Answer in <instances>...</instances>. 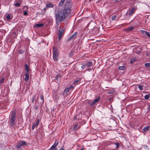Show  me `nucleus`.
<instances>
[{
  "instance_id": "1",
  "label": "nucleus",
  "mask_w": 150,
  "mask_h": 150,
  "mask_svg": "<svg viewBox=\"0 0 150 150\" xmlns=\"http://www.w3.org/2000/svg\"><path fill=\"white\" fill-rule=\"evenodd\" d=\"M55 14L56 23H57L58 22L63 21L65 18V17L69 14H66L65 11L63 10L59 11L58 13L55 12Z\"/></svg>"
},
{
  "instance_id": "2",
  "label": "nucleus",
  "mask_w": 150,
  "mask_h": 150,
  "mask_svg": "<svg viewBox=\"0 0 150 150\" xmlns=\"http://www.w3.org/2000/svg\"><path fill=\"white\" fill-rule=\"evenodd\" d=\"M71 2H68L64 5V10L65 11L66 14H69L70 12V9L71 6Z\"/></svg>"
},
{
  "instance_id": "3",
  "label": "nucleus",
  "mask_w": 150,
  "mask_h": 150,
  "mask_svg": "<svg viewBox=\"0 0 150 150\" xmlns=\"http://www.w3.org/2000/svg\"><path fill=\"white\" fill-rule=\"evenodd\" d=\"M59 55V53L58 50L55 47H53V59L54 61H57L58 59V57Z\"/></svg>"
},
{
  "instance_id": "4",
  "label": "nucleus",
  "mask_w": 150,
  "mask_h": 150,
  "mask_svg": "<svg viewBox=\"0 0 150 150\" xmlns=\"http://www.w3.org/2000/svg\"><path fill=\"white\" fill-rule=\"evenodd\" d=\"M16 117V113L15 112L13 111L11 115V120L10 121V125L11 126L14 125L15 122V120Z\"/></svg>"
},
{
  "instance_id": "5",
  "label": "nucleus",
  "mask_w": 150,
  "mask_h": 150,
  "mask_svg": "<svg viewBox=\"0 0 150 150\" xmlns=\"http://www.w3.org/2000/svg\"><path fill=\"white\" fill-rule=\"evenodd\" d=\"M136 9L135 7L132 8H131L128 11L127 13L128 12V14H127V15H129V16L132 15L134 13Z\"/></svg>"
},
{
  "instance_id": "6",
  "label": "nucleus",
  "mask_w": 150,
  "mask_h": 150,
  "mask_svg": "<svg viewBox=\"0 0 150 150\" xmlns=\"http://www.w3.org/2000/svg\"><path fill=\"white\" fill-rule=\"evenodd\" d=\"M25 144L26 142L25 141H21L18 143L17 145V147L18 148H20L22 146L25 145Z\"/></svg>"
},
{
  "instance_id": "7",
  "label": "nucleus",
  "mask_w": 150,
  "mask_h": 150,
  "mask_svg": "<svg viewBox=\"0 0 150 150\" xmlns=\"http://www.w3.org/2000/svg\"><path fill=\"white\" fill-rule=\"evenodd\" d=\"M77 33L76 32L72 35L68 39V40H74L76 37Z\"/></svg>"
},
{
  "instance_id": "8",
  "label": "nucleus",
  "mask_w": 150,
  "mask_h": 150,
  "mask_svg": "<svg viewBox=\"0 0 150 150\" xmlns=\"http://www.w3.org/2000/svg\"><path fill=\"white\" fill-rule=\"evenodd\" d=\"M100 99V97H98V98L95 99L91 103H89L91 105H94Z\"/></svg>"
},
{
  "instance_id": "9",
  "label": "nucleus",
  "mask_w": 150,
  "mask_h": 150,
  "mask_svg": "<svg viewBox=\"0 0 150 150\" xmlns=\"http://www.w3.org/2000/svg\"><path fill=\"white\" fill-rule=\"evenodd\" d=\"M39 122H40V120H39V119H38L37 120V122H36V124H33V126H32V129L33 130L34 129L35 127H37L38 126V125L39 124Z\"/></svg>"
},
{
  "instance_id": "10",
  "label": "nucleus",
  "mask_w": 150,
  "mask_h": 150,
  "mask_svg": "<svg viewBox=\"0 0 150 150\" xmlns=\"http://www.w3.org/2000/svg\"><path fill=\"white\" fill-rule=\"evenodd\" d=\"M64 32V30H59L58 34L59 40H60L62 36V34Z\"/></svg>"
},
{
  "instance_id": "11",
  "label": "nucleus",
  "mask_w": 150,
  "mask_h": 150,
  "mask_svg": "<svg viewBox=\"0 0 150 150\" xmlns=\"http://www.w3.org/2000/svg\"><path fill=\"white\" fill-rule=\"evenodd\" d=\"M134 29V27L133 26H130V27L126 28L125 30L127 32H129L133 30Z\"/></svg>"
},
{
  "instance_id": "12",
  "label": "nucleus",
  "mask_w": 150,
  "mask_h": 150,
  "mask_svg": "<svg viewBox=\"0 0 150 150\" xmlns=\"http://www.w3.org/2000/svg\"><path fill=\"white\" fill-rule=\"evenodd\" d=\"M25 80L26 81H28L29 79V74L28 72H27L25 74Z\"/></svg>"
},
{
  "instance_id": "13",
  "label": "nucleus",
  "mask_w": 150,
  "mask_h": 150,
  "mask_svg": "<svg viewBox=\"0 0 150 150\" xmlns=\"http://www.w3.org/2000/svg\"><path fill=\"white\" fill-rule=\"evenodd\" d=\"M70 89L69 87H68L66 88L64 91L63 94L64 96L67 95V93L69 92Z\"/></svg>"
},
{
  "instance_id": "14",
  "label": "nucleus",
  "mask_w": 150,
  "mask_h": 150,
  "mask_svg": "<svg viewBox=\"0 0 150 150\" xmlns=\"http://www.w3.org/2000/svg\"><path fill=\"white\" fill-rule=\"evenodd\" d=\"M86 66V67H87V68H88L89 67L92 66V63L91 62H89L87 63L86 64H85Z\"/></svg>"
},
{
  "instance_id": "15",
  "label": "nucleus",
  "mask_w": 150,
  "mask_h": 150,
  "mask_svg": "<svg viewBox=\"0 0 150 150\" xmlns=\"http://www.w3.org/2000/svg\"><path fill=\"white\" fill-rule=\"evenodd\" d=\"M43 24H36L34 26V27L38 28L42 27L43 25Z\"/></svg>"
},
{
  "instance_id": "16",
  "label": "nucleus",
  "mask_w": 150,
  "mask_h": 150,
  "mask_svg": "<svg viewBox=\"0 0 150 150\" xmlns=\"http://www.w3.org/2000/svg\"><path fill=\"white\" fill-rule=\"evenodd\" d=\"M60 78V75H58L56 77L55 79V81L57 82H58L59 81Z\"/></svg>"
},
{
  "instance_id": "17",
  "label": "nucleus",
  "mask_w": 150,
  "mask_h": 150,
  "mask_svg": "<svg viewBox=\"0 0 150 150\" xmlns=\"http://www.w3.org/2000/svg\"><path fill=\"white\" fill-rule=\"evenodd\" d=\"M54 6L53 4L51 3H49L46 4V7L47 8L53 7Z\"/></svg>"
},
{
  "instance_id": "18",
  "label": "nucleus",
  "mask_w": 150,
  "mask_h": 150,
  "mask_svg": "<svg viewBox=\"0 0 150 150\" xmlns=\"http://www.w3.org/2000/svg\"><path fill=\"white\" fill-rule=\"evenodd\" d=\"M149 127L147 126L145 127L143 129V131L144 132H146L149 129Z\"/></svg>"
},
{
  "instance_id": "19",
  "label": "nucleus",
  "mask_w": 150,
  "mask_h": 150,
  "mask_svg": "<svg viewBox=\"0 0 150 150\" xmlns=\"http://www.w3.org/2000/svg\"><path fill=\"white\" fill-rule=\"evenodd\" d=\"M65 0H61L59 4V6H62L63 5Z\"/></svg>"
},
{
  "instance_id": "20",
  "label": "nucleus",
  "mask_w": 150,
  "mask_h": 150,
  "mask_svg": "<svg viewBox=\"0 0 150 150\" xmlns=\"http://www.w3.org/2000/svg\"><path fill=\"white\" fill-rule=\"evenodd\" d=\"M14 6L16 7H19L20 6V3L19 2H16V3L14 4Z\"/></svg>"
},
{
  "instance_id": "21",
  "label": "nucleus",
  "mask_w": 150,
  "mask_h": 150,
  "mask_svg": "<svg viewBox=\"0 0 150 150\" xmlns=\"http://www.w3.org/2000/svg\"><path fill=\"white\" fill-rule=\"evenodd\" d=\"M136 59L135 58H133L130 61V63L131 64H132L135 61H136Z\"/></svg>"
},
{
  "instance_id": "22",
  "label": "nucleus",
  "mask_w": 150,
  "mask_h": 150,
  "mask_svg": "<svg viewBox=\"0 0 150 150\" xmlns=\"http://www.w3.org/2000/svg\"><path fill=\"white\" fill-rule=\"evenodd\" d=\"M58 144V142L57 141H56L54 144H53V146L56 148V146Z\"/></svg>"
},
{
  "instance_id": "23",
  "label": "nucleus",
  "mask_w": 150,
  "mask_h": 150,
  "mask_svg": "<svg viewBox=\"0 0 150 150\" xmlns=\"http://www.w3.org/2000/svg\"><path fill=\"white\" fill-rule=\"evenodd\" d=\"M125 68V67L124 66H120V67H119L118 68V69L120 70H124Z\"/></svg>"
},
{
  "instance_id": "24",
  "label": "nucleus",
  "mask_w": 150,
  "mask_h": 150,
  "mask_svg": "<svg viewBox=\"0 0 150 150\" xmlns=\"http://www.w3.org/2000/svg\"><path fill=\"white\" fill-rule=\"evenodd\" d=\"M150 98V95H147L144 96V98L146 99H148Z\"/></svg>"
},
{
  "instance_id": "25",
  "label": "nucleus",
  "mask_w": 150,
  "mask_h": 150,
  "mask_svg": "<svg viewBox=\"0 0 150 150\" xmlns=\"http://www.w3.org/2000/svg\"><path fill=\"white\" fill-rule=\"evenodd\" d=\"M51 150H57V149L55 147L53 146V145L51 146L50 148Z\"/></svg>"
},
{
  "instance_id": "26",
  "label": "nucleus",
  "mask_w": 150,
  "mask_h": 150,
  "mask_svg": "<svg viewBox=\"0 0 150 150\" xmlns=\"http://www.w3.org/2000/svg\"><path fill=\"white\" fill-rule=\"evenodd\" d=\"M6 18L8 20H10L11 19V17L10 15H8L6 16Z\"/></svg>"
},
{
  "instance_id": "27",
  "label": "nucleus",
  "mask_w": 150,
  "mask_h": 150,
  "mask_svg": "<svg viewBox=\"0 0 150 150\" xmlns=\"http://www.w3.org/2000/svg\"><path fill=\"white\" fill-rule=\"evenodd\" d=\"M145 65L147 67H150V63H146L145 64Z\"/></svg>"
},
{
  "instance_id": "28",
  "label": "nucleus",
  "mask_w": 150,
  "mask_h": 150,
  "mask_svg": "<svg viewBox=\"0 0 150 150\" xmlns=\"http://www.w3.org/2000/svg\"><path fill=\"white\" fill-rule=\"evenodd\" d=\"M25 70L27 71V72L29 71V67L27 64H26L25 65Z\"/></svg>"
},
{
  "instance_id": "29",
  "label": "nucleus",
  "mask_w": 150,
  "mask_h": 150,
  "mask_svg": "<svg viewBox=\"0 0 150 150\" xmlns=\"http://www.w3.org/2000/svg\"><path fill=\"white\" fill-rule=\"evenodd\" d=\"M78 125L77 124H76L74 126L73 129L74 130H76L78 129Z\"/></svg>"
},
{
  "instance_id": "30",
  "label": "nucleus",
  "mask_w": 150,
  "mask_h": 150,
  "mask_svg": "<svg viewBox=\"0 0 150 150\" xmlns=\"http://www.w3.org/2000/svg\"><path fill=\"white\" fill-rule=\"evenodd\" d=\"M115 91L114 90H112L108 91V93L109 94H111L113 93Z\"/></svg>"
},
{
  "instance_id": "31",
  "label": "nucleus",
  "mask_w": 150,
  "mask_h": 150,
  "mask_svg": "<svg viewBox=\"0 0 150 150\" xmlns=\"http://www.w3.org/2000/svg\"><path fill=\"white\" fill-rule=\"evenodd\" d=\"M143 148H144V149H145L146 150H147L149 149L148 147L146 145H144L143 146Z\"/></svg>"
},
{
  "instance_id": "32",
  "label": "nucleus",
  "mask_w": 150,
  "mask_h": 150,
  "mask_svg": "<svg viewBox=\"0 0 150 150\" xmlns=\"http://www.w3.org/2000/svg\"><path fill=\"white\" fill-rule=\"evenodd\" d=\"M40 99L42 100V103L44 102V97L42 95L40 96Z\"/></svg>"
},
{
  "instance_id": "33",
  "label": "nucleus",
  "mask_w": 150,
  "mask_h": 150,
  "mask_svg": "<svg viewBox=\"0 0 150 150\" xmlns=\"http://www.w3.org/2000/svg\"><path fill=\"white\" fill-rule=\"evenodd\" d=\"M147 32L143 30H141V33H142L143 34H146V33H147Z\"/></svg>"
},
{
  "instance_id": "34",
  "label": "nucleus",
  "mask_w": 150,
  "mask_h": 150,
  "mask_svg": "<svg viewBox=\"0 0 150 150\" xmlns=\"http://www.w3.org/2000/svg\"><path fill=\"white\" fill-rule=\"evenodd\" d=\"M35 99V96H34L33 97L32 100V101L33 102H34Z\"/></svg>"
},
{
  "instance_id": "35",
  "label": "nucleus",
  "mask_w": 150,
  "mask_h": 150,
  "mask_svg": "<svg viewBox=\"0 0 150 150\" xmlns=\"http://www.w3.org/2000/svg\"><path fill=\"white\" fill-rule=\"evenodd\" d=\"M79 81V80H75L74 82V83L75 84H77V83Z\"/></svg>"
},
{
  "instance_id": "36",
  "label": "nucleus",
  "mask_w": 150,
  "mask_h": 150,
  "mask_svg": "<svg viewBox=\"0 0 150 150\" xmlns=\"http://www.w3.org/2000/svg\"><path fill=\"white\" fill-rule=\"evenodd\" d=\"M116 16L115 15L113 16L112 17V20H113L116 18Z\"/></svg>"
},
{
  "instance_id": "37",
  "label": "nucleus",
  "mask_w": 150,
  "mask_h": 150,
  "mask_svg": "<svg viewBox=\"0 0 150 150\" xmlns=\"http://www.w3.org/2000/svg\"><path fill=\"white\" fill-rule=\"evenodd\" d=\"M85 67H86V65H85V64H83V65L82 66H81V68H82V69H84L85 68Z\"/></svg>"
},
{
  "instance_id": "38",
  "label": "nucleus",
  "mask_w": 150,
  "mask_h": 150,
  "mask_svg": "<svg viewBox=\"0 0 150 150\" xmlns=\"http://www.w3.org/2000/svg\"><path fill=\"white\" fill-rule=\"evenodd\" d=\"M4 78H2L1 79L0 81V83H3L4 82Z\"/></svg>"
},
{
  "instance_id": "39",
  "label": "nucleus",
  "mask_w": 150,
  "mask_h": 150,
  "mask_svg": "<svg viewBox=\"0 0 150 150\" xmlns=\"http://www.w3.org/2000/svg\"><path fill=\"white\" fill-rule=\"evenodd\" d=\"M146 35L150 38V33H149L147 32V33H146Z\"/></svg>"
},
{
  "instance_id": "40",
  "label": "nucleus",
  "mask_w": 150,
  "mask_h": 150,
  "mask_svg": "<svg viewBox=\"0 0 150 150\" xmlns=\"http://www.w3.org/2000/svg\"><path fill=\"white\" fill-rule=\"evenodd\" d=\"M23 51L21 50H20L19 51V53L20 54H21L23 53Z\"/></svg>"
},
{
  "instance_id": "41",
  "label": "nucleus",
  "mask_w": 150,
  "mask_h": 150,
  "mask_svg": "<svg viewBox=\"0 0 150 150\" xmlns=\"http://www.w3.org/2000/svg\"><path fill=\"white\" fill-rule=\"evenodd\" d=\"M23 13H24V15H27V14H28L27 12V11H24V12Z\"/></svg>"
},
{
  "instance_id": "42",
  "label": "nucleus",
  "mask_w": 150,
  "mask_h": 150,
  "mask_svg": "<svg viewBox=\"0 0 150 150\" xmlns=\"http://www.w3.org/2000/svg\"><path fill=\"white\" fill-rule=\"evenodd\" d=\"M38 106H36L35 107V110H37L38 109Z\"/></svg>"
},
{
  "instance_id": "43",
  "label": "nucleus",
  "mask_w": 150,
  "mask_h": 150,
  "mask_svg": "<svg viewBox=\"0 0 150 150\" xmlns=\"http://www.w3.org/2000/svg\"><path fill=\"white\" fill-rule=\"evenodd\" d=\"M70 89L71 88H74V86L72 85L70 87Z\"/></svg>"
},
{
  "instance_id": "44",
  "label": "nucleus",
  "mask_w": 150,
  "mask_h": 150,
  "mask_svg": "<svg viewBox=\"0 0 150 150\" xmlns=\"http://www.w3.org/2000/svg\"><path fill=\"white\" fill-rule=\"evenodd\" d=\"M116 144L117 145V146L116 147V148H117L118 147V145H119V144L117 143Z\"/></svg>"
},
{
  "instance_id": "45",
  "label": "nucleus",
  "mask_w": 150,
  "mask_h": 150,
  "mask_svg": "<svg viewBox=\"0 0 150 150\" xmlns=\"http://www.w3.org/2000/svg\"><path fill=\"white\" fill-rule=\"evenodd\" d=\"M77 116L75 117H74V120H75L76 119H77Z\"/></svg>"
},
{
  "instance_id": "46",
  "label": "nucleus",
  "mask_w": 150,
  "mask_h": 150,
  "mask_svg": "<svg viewBox=\"0 0 150 150\" xmlns=\"http://www.w3.org/2000/svg\"><path fill=\"white\" fill-rule=\"evenodd\" d=\"M139 89L141 90V85H139Z\"/></svg>"
},
{
  "instance_id": "47",
  "label": "nucleus",
  "mask_w": 150,
  "mask_h": 150,
  "mask_svg": "<svg viewBox=\"0 0 150 150\" xmlns=\"http://www.w3.org/2000/svg\"><path fill=\"white\" fill-rule=\"evenodd\" d=\"M3 22L2 21H0V24H2L3 23Z\"/></svg>"
},
{
  "instance_id": "48",
  "label": "nucleus",
  "mask_w": 150,
  "mask_h": 150,
  "mask_svg": "<svg viewBox=\"0 0 150 150\" xmlns=\"http://www.w3.org/2000/svg\"><path fill=\"white\" fill-rule=\"evenodd\" d=\"M114 1H119V0H114Z\"/></svg>"
},
{
  "instance_id": "49",
  "label": "nucleus",
  "mask_w": 150,
  "mask_h": 150,
  "mask_svg": "<svg viewBox=\"0 0 150 150\" xmlns=\"http://www.w3.org/2000/svg\"><path fill=\"white\" fill-rule=\"evenodd\" d=\"M84 150V148H83L81 149V150Z\"/></svg>"
},
{
  "instance_id": "50",
  "label": "nucleus",
  "mask_w": 150,
  "mask_h": 150,
  "mask_svg": "<svg viewBox=\"0 0 150 150\" xmlns=\"http://www.w3.org/2000/svg\"><path fill=\"white\" fill-rule=\"evenodd\" d=\"M138 53V54H139L140 53V52L139 51V52H138V53Z\"/></svg>"
},
{
  "instance_id": "51",
  "label": "nucleus",
  "mask_w": 150,
  "mask_h": 150,
  "mask_svg": "<svg viewBox=\"0 0 150 150\" xmlns=\"http://www.w3.org/2000/svg\"><path fill=\"white\" fill-rule=\"evenodd\" d=\"M141 90H142V88H143V87H142V86H141Z\"/></svg>"
},
{
  "instance_id": "52",
  "label": "nucleus",
  "mask_w": 150,
  "mask_h": 150,
  "mask_svg": "<svg viewBox=\"0 0 150 150\" xmlns=\"http://www.w3.org/2000/svg\"><path fill=\"white\" fill-rule=\"evenodd\" d=\"M19 1H20V2H21V0H20Z\"/></svg>"
},
{
  "instance_id": "53",
  "label": "nucleus",
  "mask_w": 150,
  "mask_h": 150,
  "mask_svg": "<svg viewBox=\"0 0 150 150\" xmlns=\"http://www.w3.org/2000/svg\"><path fill=\"white\" fill-rule=\"evenodd\" d=\"M45 9H46V8H44V10H45Z\"/></svg>"
},
{
  "instance_id": "54",
  "label": "nucleus",
  "mask_w": 150,
  "mask_h": 150,
  "mask_svg": "<svg viewBox=\"0 0 150 150\" xmlns=\"http://www.w3.org/2000/svg\"><path fill=\"white\" fill-rule=\"evenodd\" d=\"M110 100V99H108V100Z\"/></svg>"
},
{
  "instance_id": "55",
  "label": "nucleus",
  "mask_w": 150,
  "mask_h": 150,
  "mask_svg": "<svg viewBox=\"0 0 150 150\" xmlns=\"http://www.w3.org/2000/svg\"><path fill=\"white\" fill-rule=\"evenodd\" d=\"M91 0H89V1H91Z\"/></svg>"
}]
</instances>
